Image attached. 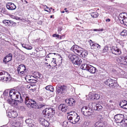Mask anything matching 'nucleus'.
Listing matches in <instances>:
<instances>
[{
  "label": "nucleus",
  "mask_w": 127,
  "mask_h": 127,
  "mask_svg": "<svg viewBox=\"0 0 127 127\" xmlns=\"http://www.w3.org/2000/svg\"><path fill=\"white\" fill-rule=\"evenodd\" d=\"M20 98L17 100L20 103H21L23 101V99L21 96L20 92H18L16 90L11 89L10 90H9L5 91L3 94L2 95L1 97H4V99L7 100L8 103L12 106H14L17 104L15 101L16 98H19V97Z\"/></svg>",
  "instance_id": "1"
},
{
  "label": "nucleus",
  "mask_w": 127,
  "mask_h": 127,
  "mask_svg": "<svg viewBox=\"0 0 127 127\" xmlns=\"http://www.w3.org/2000/svg\"><path fill=\"white\" fill-rule=\"evenodd\" d=\"M22 95L25 100V103L28 107L35 108L36 107L37 104L35 101L30 99L27 94L24 93H23Z\"/></svg>",
  "instance_id": "2"
},
{
  "label": "nucleus",
  "mask_w": 127,
  "mask_h": 127,
  "mask_svg": "<svg viewBox=\"0 0 127 127\" xmlns=\"http://www.w3.org/2000/svg\"><path fill=\"white\" fill-rule=\"evenodd\" d=\"M68 57L69 58L72 62L74 64L79 65L82 63V60L77 55H75L74 54H69Z\"/></svg>",
  "instance_id": "3"
},
{
  "label": "nucleus",
  "mask_w": 127,
  "mask_h": 127,
  "mask_svg": "<svg viewBox=\"0 0 127 127\" xmlns=\"http://www.w3.org/2000/svg\"><path fill=\"white\" fill-rule=\"evenodd\" d=\"M104 83L110 87L113 88L117 87L118 85L116 81L110 78L106 79L104 81Z\"/></svg>",
  "instance_id": "4"
},
{
  "label": "nucleus",
  "mask_w": 127,
  "mask_h": 127,
  "mask_svg": "<svg viewBox=\"0 0 127 127\" xmlns=\"http://www.w3.org/2000/svg\"><path fill=\"white\" fill-rule=\"evenodd\" d=\"M82 114L88 117L93 114V111L89 107L84 106L82 107L81 109Z\"/></svg>",
  "instance_id": "5"
},
{
  "label": "nucleus",
  "mask_w": 127,
  "mask_h": 127,
  "mask_svg": "<svg viewBox=\"0 0 127 127\" xmlns=\"http://www.w3.org/2000/svg\"><path fill=\"white\" fill-rule=\"evenodd\" d=\"M82 67L83 69L86 70L92 73H95L96 70V68L89 64H83Z\"/></svg>",
  "instance_id": "6"
},
{
  "label": "nucleus",
  "mask_w": 127,
  "mask_h": 127,
  "mask_svg": "<svg viewBox=\"0 0 127 127\" xmlns=\"http://www.w3.org/2000/svg\"><path fill=\"white\" fill-rule=\"evenodd\" d=\"M26 68L24 64L20 65L17 69L18 74L20 76H24L26 73Z\"/></svg>",
  "instance_id": "7"
},
{
  "label": "nucleus",
  "mask_w": 127,
  "mask_h": 127,
  "mask_svg": "<svg viewBox=\"0 0 127 127\" xmlns=\"http://www.w3.org/2000/svg\"><path fill=\"white\" fill-rule=\"evenodd\" d=\"M119 18V20L122 21L123 23L127 25V13L125 12L120 13Z\"/></svg>",
  "instance_id": "8"
},
{
  "label": "nucleus",
  "mask_w": 127,
  "mask_h": 127,
  "mask_svg": "<svg viewBox=\"0 0 127 127\" xmlns=\"http://www.w3.org/2000/svg\"><path fill=\"white\" fill-rule=\"evenodd\" d=\"M114 119L117 123H120L124 122V116L122 114H117L115 116Z\"/></svg>",
  "instance_id": "9"
},
{
  "label": "nucleus",
  "mask_w": 127,
  "mask_h": 127,
  "mask_svg": "<svg viewBox=\"0 0 127 127\" xmlns=\"http://www.w3.org/2000/svg\"><path fill=\"white\" fill-rule=\"evenodd\" d=\"M59 109L62 112H65L69 111L68 107L65 104H60L59 107Z\"/></svg>",
  "instance_id": "10"
},
{
  "label": "nucleus",
  "mask_w": 127,
  "mask_h": 127,
  "mask_svg": "<svg viewBox=\"0 0 127 127\" xmlns=\"http://www.w3.org/2000/svg\"><path fill=\"white\" fill-rule=\"evenodd\" d=\"M111 51L112 53L115 55H120L122 53L121 50L117 47H113Z\"/></svg>",
  "instance_id": "11"
},
{
  "label": "nucleus",
  "mask_w": 127,
  "mask_h": 127,
  "mask_svg": "<svg viewBox=\"0 0 127 127\" xmlns=\"http://www.w3.org/2000/svg\"><path fill=\"white\" fill-rule=\"evenodd\" d=\"M25 121L28 126L30 127H33L36 124L34 121L30 118L26 119Z\"/></svg>",
  "instance_id": "12"
},
{
  "label": "nucleus",
  "mask_w": 127,
  "mask_h": 127,
  "mask_svg": "<svg viewBox=\"0 0 127 127\" xmlns=\"http://www.w3.org/2000/svg\"><path fill=\"white\" fill-rule=\"evenodd\" d=\"M82 49V48L78 46L77 45H73L71 48V50L72 51L75 53H77L78 54L81 50Z\"/></svg>",
  "instance_id": "13"
},
{
  "label": "nucleus",
  "mask_w": 127,
  "mask_h": 127,
  "mask_svg": "<svg viewBox=\"0 0 127 127\" xmlns=\"http://www.w3.org/2000/svg\"><path fill=\"white\" fill-rule=\"evenodd\" d=\"M90 99L91 100H97L99 98V96L97 94L95 93H90L88 95Z\"/></svg>",
  "instance_id": "14"
},
{
  "label": "nucleus",
  "mask_w": 127,
  "mask_h": 127,
  "mask_svg": "<svg viewBox=\"0 0 127 127\" xmlns=\"http://www.w3.org/2000/svg\"><path fill=\"white\" fill-rule=\"evenodd\" d=\"M126 56H119L117 59V62L121 64L124 65L125 60V57Z\"/></svg>",
  "instance_id": "15"
},
{
  "label": "nucleus",
  "mask_w": 127,
  "mask_h": 127,
  "mask_svg": "<svg viewBox=\"0 0 127 127\" xmlns=\"http://www.w3.org/2000/svg\"><path fill=\"white\" fill-rule=\"evenodd\" d=\"M39 121L40 123L45 127H48L49 125V123L48 121L42 118H40Z\"/></svg>",
  "instance_id": "16"
},
{
  "label": "nucleus",
  "mask_w": 127,
  "mask_h": 127,
  "mask_svg": "<svg viewBox=\"0 0 127 127\" xmlns=\"http://www.w3.org/2000/svg\"><path fill=\"white\" fill-rule=\"evenodd\" d=\"M7 8L9 10H15L16 8V6L13 3H8L6 4Z\"/></svg>",
  "instance_id": "17"
},
{
  "label": "nucleus",
  "mask_w": 127,
  "mask_h": 127,
  "mask_svg": "<svg viewBox=\"0 0 127 127\" xmlns=\"http://www.w3.org/2000/svg\"><path fill=\"white\" fill-rule=\"evenodd\" d=\"M76 102V100L73 98H70L65 100L66 102L69 105L71 106L73 105Z\"/></svg>",
  "instance_id": "18"
},
{
  "label": "nucleus",
  "mask_w": 127,
  "mask_h": 127,
  "mask_svg": "<svg viewBox=\"0 0 127 127\" xmlns=\"http://www.w3.org/2000/svg\"><path fill=\"white\" fill-rule=\"evenodd\" d=\"M11 76L9 74L7 73V75H4L2 77H0V80H3L4 81H7L11 80Z\"/></svg>",
  "instance_id": "19"
},
{
  "label": "nucleus",
  "mask_w": 127,
  "mask_h": 127,
  "mask_svg": "<svg viewBox=\"0 0 127 127\" xmlns=\"http://www.w3.org/2000/svg\"><path fill=\"white\" fill-rule=\"evenodd\" d=\"M12 57V54H9L4 58L3 62L5 64L6 63L11 60Z\"/></svg>",
  "instance_id": "20"
},
{
  "label": "nucleus",
  "mask_w": 127,
  "mask_h": 127,
  "mask_svg": "<svg viewBox=\"0 0 127 127\" xmlns=\"http://www.w3.org/2000/svg\"><path fill=\"white\" fill-rule=\"evenodd\" d=\"M9 125L10 127H22L21 123L18 122L15 123L11 122L9 123Z\"/></svg>",
  "instance_id": "21"
},
{
  "label": "nucleus",
  "mask_w": 127,
  "mask_h": 127,
  "mask_svg": "<svg viewBox=\"0 0 127 127\" xmlns=\"http://www.w3.org/2000/svg\"><path fill=\"white\" fill-rule=\"evenodd\" d=\"M48 111V114L49 115V118H50L51 116H52V115L54 114L55 113V112L54 109L51 108H47Z\"/></svg>",
  "instance_id": "22"
},
{
  "label": "nucleus",
  "mask_w": 127,
  "mask_h": 127,
  "mask_svg": "<svg viewBox=\"0 0 127 127\" xmlns=\"http://www.w3.org/2000/svg\"><path fill=\"white\" fill-rule=\"evenodd\" d=\"M81 52H80L78 55H79L80 57H85L87 56L88 53L87 51H83L82 49L81 50Z\"/></svg>",
  "instance_id": "23"
},
{
  "label": "nucleus",
  "mask_w": 127,
  "mask_h": 127,
  "mask_svg": "<svg viewBox=\"0 0 127 127\" xmlns=\"http://www.w3.org/2000/svg\"><path fill=\"white\" fill-rule=\"evenodd\" d=\"M29 42H27V43H24L22 44V46L28 50H31L32 49V47L29 45Z\"/></svg>",
  "instance_id": "24"
},
{
  "label": "nucleus",
  "mask_w": 127,
  "mask_h": 127,
  "mask_svg": "<svg viewBox=\"0 0 127 127\" xmlns=\"http://www.w3.org/2000/svg\"><path fill=\"white\" fill-rule=\"evenodd\" d=\"M104 123L100 122H97L95 124L94 127H104Z\"/></svg>",
  "instance_id": "25"
},
{
  "label": "nucleus",
  "mask_w": 127,
  "mask_h": 127,
  "mask_svg": "<svg viewBox=\"0 0 127 127\" xmlns=\"http://www.w3.org/2000/svg\"><path fill=\"white\" fill-rule=\"evenodd\" d=\"M75 114H76L75 115V118L73 120V121H70V123H71L72 124H75L76 123H77L79 121L80 117L77 114V113H75Z\"/></svg>",
  "instance_id": "26"
},
{
  "label": "nucleus",
  "mask_w": 127,
  "mask_h": 127,
  "mask_svg": "<svg viewBox=\"0 0 127 127\" xmlns=\"http://www.w3.org/2000/svg\"><path fill=\"white\" fill-rule=\"evenodd\" d=\"M27 79L29 81L34 80L36 82L37 79L33 76H31L29 77V78H28V77L27 76L25 78V79L26 81H27Z\"/></svg>",
  "instance_id": "27"
},
{
  "label": "nucleus",
  "mask_w": 127,
  "mask_h": 127,
  "mask_svg": "<svg viewBox=\"0 0 127 127\" xmlns=\"http://www.w3.org/2000/svg\"><path fill=\"white\" fill-rule=\"evenodd\" d=\"M127 103V101L125 100H123L121 101L119 104L120 106L122 107H124V106H126V104Z\"/></svg>",
  "instance_id": "28"
},
{
  "label": "nucleus",
  "mask_w": 127,
  "mask_h": 127,
  "mask_svg": "<svg viewBox=\"0 0 127 127\" xmlns=\"http://www.w3.org/2000/svg\"><path fill=\"white\" fill-rule=\"evenodd\" d=\"M44 115L45 116L49 118V115L48 114V111L47 108H45L42 111V112Z\"/></svg>",
  "instance_id": "29"
},
{
  "label": "nucleus",
  "mask_w": 127,
  "mask_h": 127,
  "mask_svg": "<svg viewBox=\"0 0 127 127\" xmlns=\"http://www.w3.org/2000/svg\"><path fill=\"white\" fill-rule=\"evenodd\" d=\"M94 109L96 110L99 111L102 108V107L100 104H97L94 107Z\"/></svg>",
  "instance_id": "30"
},
{
  "label": "nucleus",
  "mask_w": 127,
  "mask_h": 127,
  "mask_svg": "<svg viewBox=\"0 0 127 127\" xmlns=\"http://www.w3.org/2000/svg\"><path fill=\"white\" fill-rule=\"evenodd\" d=\"M45 89L47 90H49L52 92H53L54 91V88L51 85H49L45 87Z\"/></svg>",
  "instance_id": "31"
},
{
  "label": "nucleus",
  "mask_w": 127,
  "mask_h": 127,
  "mask_svg": "<svg viewBox=\"0 0 127 127\" xmlns=\"http://www.w3.org/2000/svg\"><path fill=\"white\" fill-rule=\"evenodd\" d=\"M60 87L62 90L63 93H65L66 91V89L67 88V86H66L63 85V86H61Z\"/></svg>",
  "instance_id": "32"
},
{
  "label": "nucleus",
  "mask_w": 127,
  "mask_h": 127,
  "mask_svg": "<svg viewBox=\"0 0 127 127\" xmlns=\"http://www.w3.org/2000/svg\"><path fill=\"white\" fill-rule=\"evenodd\" d=\"M52 59L53 60L52 61L51 64L52 65V66L54 67H56L57 65L56 59L54 58H53Z\"/></svg>",
  "instance_id": "33"
},
{
  "label": "nucleus",
  "mask_w": 127,
  "mask_h": 127,
  "mask_svg": "<svg viewBox=\"0 0 127 127\" xmlns=\"http://www.w3.org/2000/svg\"><path fill=\"white\" fill-rule=\"evenodd\" d=\"M120 34L121 35L123 36H126L127 35V30H124L120 33Z\"/></svg>",
  "instance_id": "34"
},
{
  "label": "nucleus",
  "mask_w": 127,
  "mask_h": 127,
  "mask_svg": "<svg viewBox=\"0 0 127 127\" xmlns=\"http://www.w3.org/2000/svg\"><path fill=\"white\" fill-rule=\"evenodd\" d=\"M91 16L94 18L97 17L98 16V13L96 12H92L91 13Z\"/></svg>",
  "instance_id": "35"
},
{
  "label": "nucleus",
  "mask_w": 127,
  "mask_h": 127,
  "mask_svg": "<svg viewBox=\"0 0 127 127\" xmlns=\"http://www.w3.org/2000/svg\"><path fill=\"white\" fill-rule=\"evenodd\" d=\"M55 53H50L46 56V58H52L56 54Z\"/></svg>",
  "instance_id": "36"
},
{
  "label": "nucleus",
  "mask_w": 127,
  "mask_h": 127,
  "mask_svg": "<svg viewBox=\"0 0 127 127\" xmlns=\"http://www.w3.org/2000/svg\"><path fill=\"white\" fill-rule=\"evenodd\" d=\"M12 117L15 118L17 116V113L16 111H12Z\"/></svg>",
  "instance_id": "37"
},
{
  "label": "nucleus",
  "mask_w": 127,
  "mask_h": 127,
  "mask_svg": "<svg viewBox=\"0 0 127 127\" xmlns=\"http://www.w3.org/2000/svg\"><path fill=\"white\" fill-rule=\"evenodd\" d=\"M34 76L39 78H40L42 77V75L38 72H36Z\"/></svg>",
  "instance_id": "38"
},
{
  "label": "nucleus",
  "mask_w": 127,
  "mask_h": 127,
  "mask_svg": "<svg viewBox=\"0 0 127 127\" xmlns=\"http://www.w3.org/2000/svg\"><path fill=\"white\" fill-rule=\"evenodd\" d=\"M7 72L5 71L2 70L0 71V76H3L4 75H7Z\"/></svg>",
  "instance_id": "39"
},
{
  "label": "nucleus",
  "mask_w": 127,
  "mask_h": 127,
  "mask_svg": "<svg viewBox=\"0 0 127 127\" xmlns=\"http://www.w3.org/2000/svg\"><path fill=\"white\" fill-rule=\"evenodd\" d=\"M1 11V12L4 14H8L6 10L4 8H2Z\"/></svg>",
  "instance_id": "40"
},
{
  "label": "nucleus",
  "mask_w": 127,
  "mask_h": 127,
  "mask_svg": "<svg viewBox=\"0 0 127 127\" xmlns=\"http://www.w3.org/2000/svg\"><path fill=\"white\" fill-rule=\"evenodd\" d=\"M57 94H61L63 93L62 90L61 89L60 87H59L57 89Z\"/></svg>",
  "instance_id": "41"
},
{
  "label": "nucleus",
  "mask_w": 127,
  "mask_h": 127,
  "mask_svg": "<svg viewBox=\"0 0 127 127\" xmlns=\"http://www.w3.org/2000/svg\"><path fill=\"white\" fill-rule=\"evenodd\" d=\"M89 43L90 46H91V48L92 49H94V45L95 43L92 41L91 40H90L89 41Z\"/></svg>",
  "instance_id": "42"
},
{
  "label": "nucleus",
  "mask_w": 127,
  "mask_h": 127,
  "mask_svg": "<svg viewBox=\"0 0 127 127\" xmlns=\"http://www.w3.org/2000/svg\"><path fill=\"white\" fill-rule=\"evenodd\" d=\"M118 42L119 44L121 45V47L122 48H123L124 46V41L119 40Z\"/></svg>",
  "instance_id": "43"
},
{
  "label": "nucleus",
  "mask_w": 127,
  "mask_h": 127,
  "mask_svg": "<svg viewBox=\"0 0 127 127\" xmlns=\"http://www.w3.org/2000/svg\"><path fill=\"white\" fill-rule=\"evenodd\" d=\"M100 46L98 44H95L94 45V48H100Z\"/></svg>",
  "instance_id": "44"
},
{
  "label": "nucleus",
  "mask_w": 127,
  "mask_h": 127,
  "mask_svg": "<svg viewBox=\"0 0 127 127\" xmlns=\"http://www.w3.org/2000/svg\"><path fill=\"white\" fill-rule=\"evenodd\" d=\"M69 122L66 121H65L63 122V126L64 127H66L68 124V123Z\"/></svg>",
  "instance_id": "45"
},
{
  "label": "nucleus",
  "mask_w": 127,
  "mask_h": 127,
  "mask_svg": "<svg viewBox=\"0 0 127 127\" xmlns=\"http://www.w3.org/2000/svg\"><path fill=\"white\" fill-rule=\"evenodd\" d=\"M72 117H71V116L70 115H69L67 116V118L70 121H70H73V120L72 119Z\"/></svg>",
  "instance_id": "46"
},
{
  "label": "nucleus",
  "mask_w": 127,
  "mask_h": 127,
  "mask_svg": "<svg viewBox=\"0 0 127 127\" xmlns=\"http://www.w3.org/2000/svg\"><path fill=\"white\" fill-rule=\"evenodd\" d=\"M13 22L11 21L8 20V26H10L13 24Z\"/></svg>",
  "instance_id": "47"
},
{
  "label": "nucleus",
  "mask_w": 127,
  "mask_h": 127,
  "mask_svg": "<svg viewBox=\"0 0 127 127\" xmlns=\"http://www.w3.org/2000/svg\"><path fill=\"white\" fill-rule=\"evenodd\" d=\"M12 111L11 112H9L7 113V116L10 118L12 117Z\"/></svg>",
  "instance_id": "48"
},
{
  "label": "nucleus",
  "mask_w": 127,
  "mask_h": 127,
  "mask_svg": "<svg viewBox=\"0 0 127 127\" xmlns=\"http://www.w3.org/2000/svg\"><path fill=\"white\" fill-rule=\"evenodd\" d=\"M103 116H102L100 115H98L97 116L98 118L101 121H102L103 120Z\"/></svg>",
  "instance_id": "49"
},
{
  "label": "nucleus",
  "mask_w": 127,
  "mask_h": 127,
  "mask_svg": "<svg viewBox=\"0 0 127 127\" xmlns=\"http://www.w3.org/2000/svg\"><path fill=\"white\" fill-rule=\"evenodd\" d=\"M8 20H4L2 22L4 24H5V25H8Z\"/></svg>",
  "instance_id": "50"
},
{
  "label": "nucleus",
  "mask_w": 127,
  "mask_h": 127,
  "mask_svg": "<svg viewBox=\"0 0 127 127\" xmlns=\"http://www.w3.org/2000/svg\"><path fill=\"white\" fill-rule=\"evenodd\" d=\"M103 29H93V31H100L102 32L103 31Z\"/></svg>",
  "instance_id": "51"
},
{
  "label": "nucleus",
  "mask_w": 127,
  "mask_h": 127,
  "mask_svg": "<svg viewBox=\"0 0 127 127\" xmlns=\"http://www.w3.org/2000/svg\"><path fill=\"white\" fill-rule=\"evenodd\" d=\"M72 113V112H71L70 113V115L71 116V117H72L73 119L74 120V119L75 118V115L76 114H75V113H74V114H71V113Z\"/></svg>",
  "instance_id": "52"
},
{
  "label": "nucleus",
  "mask_w": 127,
  "mask_h": 127,
  "mask_svg": "<svg viewBox=\"0 0 127 127\" xmlns=\"http://www.w3.org/2000/svg\"><path fill=\"white\" fill-rule=\"evenodd\" d=\"M125 63H124V65H127V56H126V57H125Z\"/></svg>",
  "instance_id": "53"
},
{
  "label": "nucleus",
  "mask_w": 127,
  "mask_h": 127,
  "mask_svg": "<svg viewBox=\"0 0 127 127\" xmlns=\"http://www.w3.org/2000/svg\"><path fill=\"white\" fill-rule=\"evenodd\" d=\"M52 36L54 37H56L57 38H59V34H54Z\"/></svg>",
  "instance_id": "54"
},
{
  "label": "nucleus",
  "mask_w": 127,
  "mask_h": 127,
  "mask_svg": "<svg viewBox=\"0 0 127 127\" xmlns=\"http://www.w3.org/2000/svg\"><path fill=\"white\" fill-rule=\"evenodd\" d=\"M38 99L39 100L41 101H42L43 100V98L41 96L38 97Z\"/></svg>",
  "instance_id": "55"
},
{
  "label": "nucleus",
  "mask_w": 127,
  "mask_h": 127,
  "mask_svg": "<svg viewBox=\"0 0 127 127\" xmlns=\"http://www.w3.org/2000/svg\"><path fill=\"white\" fill-rule=\"evenodd\" d=\"M124 123H125V125L127 127V119H126L124 121Z\"/></svg>",
  "instance_id": "56"
},
{
  "label": "nucleus",
  "mask_w": 127,
  "mask_h": 127,
  "mask_svg": "<svg viewBox=\"0 0 127 127\" xmlns=\"http://www.w3.org/2000/svg\"><path fill=\"white\" fill-rule=\"evenodd\" d=\"M44 106V105L43 104H40L38 106V108H41L43 107Z\"/></svg>",
  "instance_id": "57"
},
{
  "label": "nucleus",
  "mask_w": 127,
  "mask_h": 127,
  "mask_svg": "<svg viewBox=\"0 0 127 127\" xmlns=\"http://www.w3.org/2000/svg\"><path fill=\"white\" fill-rule=\"evenodd\" d=\"M12 18L13 19H14L16 20L19 19L20 18H18L17 17H15L14 16H13Z\"/></svg>",
  "instance_id": "58"
},
{
  "label": "nucleus",
  "mask_w": 127,
  "mask_h": 127,
  "mask_svg": "<svg viewBox=\"0 0 127 127\" xmlns=\"http://www.w3.org/2000/svg\"><path fill=\"white\" fill-rule=\"evenodd\" d=\"M62 30L61 28H58V32H59H59H61V31Z\"/></svg>",
  "instance_id": "59"
},
{
  "label": "nucleus",
  "mask_w": 127,
  "mask_h": 127,
  "mask_svg": "<svg viewBox=\"0 0 127 127\" xmlns=\"http://www.w3.org/2000/svg\"><path fill=\"white\" fill-rule=\"evenodd\" d=\"M47 67L49 69H50L51 67V66L50 64H49L48 65H47Z\"/></svg>",
  "instance_id": "60"
},
{
  "label": "nucleus",
  "mask_w": 127,
  "mask_h": 127,
  "mask_svg": "<svg viewBox=\"0 0 127 127\" xmlns=\"http://www.w3.org/2000/svg\"><path fill=\"white\" fill-rule=\"evenodd\" d=\"M42 5L44 7V6H45L46 7V8H47V9H48L49 8V7H47L46 5H44V4H42Z\"/></svg>",
  "instance_id": "61"
},
{
  "label": "nucleus",
  "mask_w": 127,
  "mask_h": 127,
  "mask_svg": "<svg viewBox=\"0 0 127 127\" xmlns=\"http://www.w3.org/2000/svg\"><path fill=\"white\" fill-rule=\"evenodd\" d=\"M110 19H108L106 20V21L107 22H110Z\"/></svg>",
  "instance_id": "62"
},
{
  "label": "nucleus",
  "mask_w": 127,
  "mask_h": 127,
  "mask_svg": "<svg viewBox=\"0 0 127 127\" xmlns=\"http://www.w3.org/2000/svg\"><path fill=\"white\" fill-rule=\"evenodd\" d=\"M125 97L126 98H127V93H125Z\"/></svg>",
  "instance_id": "63"
},
{
  "label": "nucleus",
  "mask_w": 127,
  "mask_h": 127,
  "mask_svg": "<svg viewBox=\"0 0 127 127\" xmlns=\"http://www.w3.org/2000/svg\"><path fill=\"white\" fill-rule=\"evenodd\" d=\"M52 9V8L51 7L49 9V11H49V12H50L51 11V9Z\"/></svg>",
  "instance_id": "64"
}]
</instances>
